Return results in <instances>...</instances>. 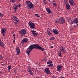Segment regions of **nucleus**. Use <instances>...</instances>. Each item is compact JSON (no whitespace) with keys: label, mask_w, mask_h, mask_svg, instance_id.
I'll use <instances>...</instances> for the list:
<instances>
[{"label":"nucleus","mask_w":78,"mask_h":78,"mask_svg":"<svg viewBox=\"0 0 78 78\" xmlns=\"http://www.w3.org/2000/svg\"><path fill=\"white\" fill-rule=\"evenodd\" d=\"M34 48H35V49H39V50H41V51H44V48L41 47L38 44H32L29 46L28 48L27 49L26 52L27 53V54L28 55H29L31 51H32V50L34 49Z\"/></svg>","instance_id":"obj_1"},{"label":"nucleus","mask_w":78,"mask_h":78,"mask_svg":"<svg viewBox=\"0 0 78 78\" xmlns=\"http://www.w3.org/2000/svg\"><path fill=\"white\" fill-rule=\"evenodd\" d=\"M34 70V68H32L30 66H28L27 67V71L31 75H34V73H33L34 72H33L32 71H33Z\"/></svg>","instance_id":"obj_2"},{"label":"nucleus","mask_w":78,"mask_h":78,"mask_svg":"<svg viewBox=\"0 0 78 78\" xmlns=\"http://www.w3.org/2000/svg\"><path fill=\"white\" fill-rule=\"evenodd\" d=\"M12 19L13 23L16 25V24H18L20 22V21L18 20V18L16 16H14L12 17Z\"/></svg>","instance_id":"obj_3"},{"label":"nucleus","mask_w":78,"mask_h":78,"mask_svg":"<svg viewBox=\"0 0 78 78\" xmlns=\"http://www.w3.org/2000/svg\"><path fill=\"white\" fill-rule=\"evenodd\" d=\"M28 25L31 29H34L35 28V27L34 26H35V24L31 22H29L28 23Z\"/></svg>","instance_id":"obj_4"},{"label":"nucleus","mask_w":78,"mask_h":78,"mask_svg":"<svg viewBox=\"0 0 78 78\" xmlns=\"http://www.w3.org/2000/svg\"><path fill=\"white\" fill-rule=\"evenodd\" d=\"M19 33L21 34V36H24V35L27 34L26 30L24 29L21 30L20 31H19Z\"/></svg>","instance_id":"obj_5"},{"label":"nucleus","mask_w":78,"mask_h":78,"mask_svg":"<svg viewBox=\"0 0 78 78\" xmlns=\"http://www.w3.org/2000/svg\"><path fill=\"white\" fill-rule=\"evenodd\" d=\"M60 50L63 53H66V49L64 46H61L60 47Z\"/></svg>","instance_id":"obj_6"},{"label":"nucleus","mask_w":78,"mask_h":78,"mask_svg":"<svg viewBox=\"0 0 78 78\" xmlns=\"http://www.w3.org/2000/svg\"><path fill=\"white\" fill-rule=\"evenodd\" d=\"M20 48L19 47H16V55H19L20 54Z\"/></svg>","instance_id":"obj_7"},{"label":"nucleus","mask_w":78,"mask_h":78,"mask_svg":"<svg viewBox=\"0 0 78 78\" xmlns=\"http://www.w3.org/2000/svg\"><path fill=\"white\" fill-rule=\"evenodd\" d=\"M6 31V29L5 28H2L1 30V32L2 34V35L3 36H5V32Z\"/></svg>","instance_id":"obj_8"},{"label":"nucleus","mask_w":78,"mask_h":78,"mask_svg":"<svg viewBox=\"0 0 78 78\" xmlns=\"http://www.w3.org/2000/svg\"><path fill=\"white\" fill-rule=\"evenodd\" d=\"M28 42V39L26 38H24L21 41V43L23 44H24L25 43H26V42Z\"/></svg>","instance_id":"obj_9"},{"label":"nucleus","mask_w":78,"mask_h":78,"mask_svg":"<svg viewBox=\"0 0 78 78\" xmlns=\"http://www.w3.org/2000/svg\"><path fill=\"white\" fill-rule=\"evenodd\" d=\"M44 72L47 74H50L51 73L50 71V69L48 68H46L45 69Z\"/></svg>","instance_id":"obj_10"},{"label":"nucleus","mask_w":78,"mask_h":78,"mask_svg":"<svg viewBox=\"0 0 78 78\" xmlns=\"http://www.w3.org/2000/svg\"><path fill=\"white\" fill-rule=\"evenodd\" d=\"M59 22L60 24H62V23H65V21L64 19V18L61 17L60 18Z\"/></svg>","instance_id":"obj_11"},{"label":"nucleus","mask_w":78,"mask_h":78,"mask_svg":"<svg viewBox=\"0 0 78 78\" xmlns=\"http://www.w3.org/2000/svg\"><path fill=\"white\" fill-rule=\"evenodd\" d=\"M62 66L61 65H58L56 67L57 71L59 72L61 71V70L62 69Z\"/></svg>","instance_id":"obj_12"},{"label":"nucleus","mask_w":78,"mask_h":78,"mask_svg":"<svg viewBox=\"0 0 78 78\" xmlns=\"http://www.w3.org/2000/svg\"><path fill=\"white\" fill-rule=\"evenodd\" d=\"M28 7L29 8V9H32V8H34L33 4L32 3H31L30 4H29L28 5Z\"/></svg>","instance_id":"obj_13"},{"label":"nucleus","mask_w":78,"mask_h":78,"mask_svg":"<svg viewBox=\"0 0 78 78\" xmlns=\"http://www.w3.org/2000/svg\"><path fill=\"white\" fill-rule=\"evenodd\" d=\"M46 10L47 12L49 13V14H51V13H52V11H51V10L50 9V8L47 7L46 8Z\"/></svg>","instance_id":"obj_14"},{"label":"nucleus","mask_w":78,"mask_h":78,"mask_svg":"<svg viewBox=\"0 0 78 78\" xmlns=\"http://www.w3.org/2000/svg\"><path fill=\"white\" fill-rule=\"evenodd\" d=\"M31 32L33 35H34V36H37V33H35V32H36V31L32 30H31Z\"/></svg>","instance_id":"obj_15"},{"label":"nucleus","mask_w":78,"mask_h":78,"mask_svg":"<svg viewBox=\"0 0 78 78\" xmlns=\"http://www.w3.org/2000/svg\"><path fill=\"white\" fill-rule=\"evenodd\" d=\"M52 31L55 34H58L59 33L58 30L56 29H53Z\"/></svg>","instance_id":"obj_16"},{"label":"nucleus","mask_w":78,"mask_h":78,"mask_svg":"<svg viewBox=\"0 0 78 78\" xmlns=\"http://www.w3.org/2000/svg\"><path fill=\"white\" fill-rule=\"evenodd\" d=\"M78 23V18H75L74 19V21H73V23Z\"/></svg>","instance_id":"obj_17"},{"label":"nucleus","mask_w":78,"mask_h":78,"mask_svg":"<svg viewBox=\"0 0 78 78\" xmlns=\"http://www.w3.org/2000/svg\"><path fill=\"white\" fill-rule=\"evenodd\" d=\"M69 2L70 5L71 6H73L74 5V2H73V0H69Z\"/></svg>","instance_id":"obj_18"},{"label":"nucleus","mask_w":78,"mask_h":78,"mask_svg":"<svg viewBox=\"0 0 78 78\" xmlns=\"http://www.w3.org/2000/svg\"><path fill=\"white\" fill-rule=\"evenodd\" d=\"M66 8L68 9H70V6L69 4H67L66 5Z\"/></svg>","instance_id":"obj_19"},{"label":"nucleus","mask_w":78,"mask_h":78,"mask_svg":"<svg viewBox=\"0 0 78 78\" xmlns=\"http://www.w3.org/2000/svg\"><path fill=\"white\" fill-rule=\"evenodd\" d=\"M0 45L2 47H4V44H3V42L1 40H0Z\"/></svg>","instance_id":"obj_20"},{"label":"nucleus","mask_w":78,"mask_h":78,"mask_svg":"<svg viewBox=\"0 0 78 78\" xmlns=\"http://www.w3.org/2000/svg\"><path fill=\"white\" fill-rule=\"evenodd\" d=\"M68 22L69 23H70V24H71V25H72V24H73V21L72 22V20H68Z\"/></svg>","instance_id":"obj_21"},{"label":"nucleus","mask_w":78,"mask_h":78,"mask_svg":"<svg viewBox=\"0 0 78 78\" xmlns=\"http://www.w3.org/2000/svg\"><path fill=\"white\" fill-rule=\"evenodd\" d=\"M26 3L28 5H29V4H30L31 3V2L30 1H27L26 2Z\"/></svg>","instance_id":"obj_22"},{"label":"nucleus","mask_w":78,"mask_h":78,"mask_svg":"<svg viewBox=\"0 0 78 78\" xmlns=\"http://www.w3.org/2000/svg\"><path fill=\"white\" fill-rule=\"evenodd\" d=\"M52 63H53V62H52V61H51V60H49L47 62V64H52Z\"/></svg>","instance_id":"obj_23"},{"label":"nucleus","mask_w":78,"mask_h":78,"mask_svg":"<svg viewBox=\"0 0 78 78\" xmlns=\"http://www.w3.org/2000/svg\"><path fill=\"white\" fill-rule=\"evenodd\" d=\"M49 39L50 41H53V40H55V38L54 37H51Z\"/></svg>","instance_id":"obj_24"},{"label":"nucleus","mask_w":78,"mask_h":78,"mask_svg":"<svg viewBox=\"0 0 78 78\" xmlns=\"http://www.w3.org/2000/svg\"><path fill=\"white\" fill-rule=\"evenodd\" d=\"M58 55L59 57H61V56H61V52L59 51L58 52Z\"/></svg>","instance_id":"obj_25"},{"label":"nucleus","mask_w":78,"mask_h":78,"mask_svg":"<svg viewBox=\"0 0 78 78\" xmlns=\"http://www.w3.org/2000/svg\"><path fill=\"white\" fill-rule=\"evenodd\" d=\"M3 58V57L2 56V55L0 54V60H2Z\"/></svg>","instance_id":"obj_26"},{"label":"nucleus","mask_w":78,"mask_h":78,"mask_svg":"<svg viewBox=\"0 0 78 78\" xmlns=\"http://www.w3.org/2000/svg\"><path fill=\"white\" fill-rule=\"evenodd\" d=\"M63 3L65 5L67 3V0H64Z\"/></svg>","instance_id":"obj_27"},{"label":"nucleus","mask_w":78,"mask_h":78,"mask_svg":"<svg viewBox=\"0 0 78 78\" xmlns=\"http://www.w3.org/2000/svg\"><path fill=\"white\" fill-rule=\"evenodd\" d=\"M48 34L49 36H50L52 34V33H51V32H48Z\"/></svg>","instance_id":"obj_28"},{"label":"nucleus","mask_w":78,"mask_h":78,"mask_svg":"<svg viewBox=\"0 0 78 78\" xmlns=\"http://www.w3.org/2000/svg\"><path fill=\"white\" fill-rule=\"evenodd\" d=\"M53 5L55 7L58 6V5H57V4H56V3L55 2L53 3Z\"/></svg>","instance_id":"obj_29"},{"label":"nucleus","mask_w":78,"mask_h":78,"mask_svg":"<svg viewBox=\"0 0 78 78\" xmlns=\"http://www.w3.org/2000/svg\"><path fill=\"white\" fill-rule=\"evenodd\" d=\"M8 67L9 71H10V70H11V67L10 66H8Z\"/></svg>","instance_id":"obj_30"},{"label":"nucleus","mask_w":78,"mask_h":78,"mask_svg":"<svg viewBox=\"0 0 78 78\" xmlns=\"http://www.w3.org/2000/svg\"><path fill=\"white\" fill-rule=\"evenodd\" d=\"M43 1L44 4H46L47 3V1L46 0H43Z\"/></svg>","instance_id":"obj_31"},{"label":"nucleus","mask_w":78,"mask_h":78,"mask_svg":"<svg viewBox=\"0 0 78 78\" xmlns=\"http://www.w3.org/2000/svg\"><path fill=\"white\" fill-rule=\"evenodd\" d=\"M35 16H37V17H38V18H39V17H40V16L38 15V14H35Z\"/></svg>","instance_id":"obj_32"},{"label":"nucleus","mask_w":78,"mask_h":78,"mask_svg":"<svg viewBox=\"0 0 78 78\" xmlns=\"http://www.w3.org/2000/svg\"><path fill=\"white\" fill-rule=\"evenodd\" d=\"M53 64H49L48 65V67H53Z\"/></svg>","instance_id":"obj_33"},{"label":"nucleus","mask_w":78,"mask_h":78,"mask_svg":"<svg viewBox=\"0 0 78 78\" xmlns=\"http://www.w3.org/2000/svg\"><path fill=\"white\" fill-rule=\"evenodd\" d=\"M0 16L1 17H2L3 16V15L2 13H1L0 12Z\"/></svg>","instance_id":"obj_34"},{"label":"nucleus","mask_w":78,"mask_h":78,"mask_svg":"<svg viewBox=\"0 0 78 78\" xmlns=\"http://www.w3.org/2000/svg\"><path fill=\"white\" fill-rule=\"evenodd\" d=\"M16 0H10V2H11L12 3H14V2L16 1Z\"/></svg>","instance_id":"obj_35"},{"label":"nucleus","mask_w":78,"mask_h":78,"mask_svg":"<svg viewBox=\"0 0 78 78\" xmlns=\"http://www.w3.org/2000/svg\"><path fill=\"white\" fill-rule=\"evenodd\" d=\"M18 7H20L22 5L21 4H19L17 5H16Z\"/></svg>","instance_id":"obj_36"},{"label":"nucleus","mask_w":78,"mask_h":78,"mask_svg":"<svg viewBox=\"0 0 78 78\" xmlns=\"http://www.w3.org/2000/svg\"><path fill=\"white\" fill-rule=\"evenodd\" d=\"M51 31V30L50 28H48V32Z\"/></svg>","instance_id":"obj_37"},{"label":"nucleus","mask_w":78,"mask_h":78,"mask_svg":"<svg viewBox=\"0 0 78 78\" xmlns=\"http://www.w3.org/2000/svg\"><path fill=\"white\" fill-rule=\"evenodd\" d=\"M60 22H59V21L58 20H56L55 21V23H60Z\"/></svg>","instance_id":"obj_38"},{"label":"nucleus","mask_w":78,"mask_h":78,"mask_svg":"<svg viewBox=\"0 0 78 78\" xmlns=\"http://www.w3.org/2000/svg\"><path fill=\"white\" fill-rule=\"evenodd\" d=\"M17 7H17V6H16L15 7V8L14 7V9L17 10V8H18Z\"/></svg>","instance_id":"obj_39"},{"label":"nucleus","mask_w":78,"mask_h":78,"mask_svg":"<svg viewBox=\"0 0 78 78\" xmlns=\"http://www.w3.org/2000/svg\"><path fill=\"white\" fill-rule=\"evenodd\" d=\"M13 37H16V34H14L13 35Z\"/></svg>","instance_id":"obj_40"},{"label":"nucleus","mask_w":78,"mask_h":78,"mask_svg":"<svg viewBox=\"0 0 78 78\" xmlns=\"http://www.w3.org/2000/svg\"><path fill=\"white\" fill-rule=\"evenodd\" d=\"M51 48H53V46H51Z\"/></svg>","instance_id":"obj_41"},{"label":"nucleus","mask_w":78,"mask_h":78,"mask_svg":"<svg viewBox=\"0 0 78 78\" xmlns=\"http://www.w3.org/2000/svg\"><path fill=\"white\" fill-rule=\"evenodd\" d=\"M60 78H65V77H64L61 76L60 77Z\"/></svg>","instance_id":"obj_42"},{"label":"nucleus","mask_w":78,"mask_h":78,"mask_svg":"<svg viewBox=\"0 0 78 78\" xmlns=\"http://www.w3.org/2000/svg\"><path fill=\"white\" fill-rule=\"evenodd\" d=\"M15 10V12H17V10L16 9H14Z\"/></svg>","instance_id":"obj_43"},{"label":"nucleus","mask_w":78,"mask_h":78,"mask_svg":"<svg viewBox=\"0 0 78 78\" xmlns=\"http://www.w3.org/2000/svg\"><path fill=\"white\" fill-rule=\"evenodd\" d=\"M73 30V28H71L70 29V31H72V30Z\"/></svg>","instance_id":"obj_44"},{"label":"nucleus","mask_w":78,"mask_h":78,"mask_svg":"<svg viewBox=\"0 0 78 78\" xmlns=\"http://www.w3.org/2000/svg\"><path fill=\"white\" fill-rule=\"evenodd\" d=\"M15 40H13V42L14 43H15Z\"/></svg>","instance_id":"obj_45"},{"label":"nucleus","mask_w":78,"mask_h":78,"mask_svg":"<svg viewBox=\"0 0 78 78\" xmlns=\"http://www.w3.org/2000/svg\"><path fill=\"white\" fill-rule=\"evenodd\" d=\"M0 74H2V72H0Z\"/></svg>","instance_id":"obj_46"},{"label":"nucleus","mask_w":78,"mask_h":78,"mask_svg":"<svg viewBox=\"0 0 78 78\" xmlns=\"http://www.w3.org/2000/svg\"><path fill=\"white\" fill-rule=\"evenodd\" d=\"M15 37H14L13 39H14V40H15Z\"/></svg>","instance_id":"obj_47"},{"label":"nucleus","mask_w":78,"mask_h":78,"mask_svg":"<svg viewBox=\"0 0 78 78\" xmlns=\"http://www.w3.org/2000/svg\"><path fill=\"white\" fill-rule=\"evenodd\" d=\"M48 0L49 1L50 3V0Z\"/></svg>","instance_id":"obj_48"},{"label":"nucleus","mask_w":78,"mask_h":78,"mask_svg":"<svg viewBox=\"0 0 78 78\" xmlns=\"http://www.w3.org/2000/svg\"><path fill=\"white\" fill-rule=\"evenodd\" d=\"M76 26H77V27H78V24H77L76 25Z\"/></svg>","instance_id":"obj_49"},{"label":"nucleus","mask_w":78,"mask_h":78,"mask_svg":"<svg viewBox=\"0 0 78 78\" xmlns=\"http://www.w3.org/2000/svg\"><path fill=\"white\" fill-rule=\"evenodd\" d=\"M36 78H40L38 77H37Z\"/></svg>","instance_id":"obj_50"},{"label":"nucleus","mask_w":78,"mask_h":78,"mask_svg":"<svg viewBox=\"0 0 78 78\" xmlns=\"http://www.w3.org/2000/svg\"><path fill=\"white\" fill-rule=\"evenodd\" d=\"M47 1L48 0H46Z\"/></svg>","instance_id":"obj_51"}]
</instances>
